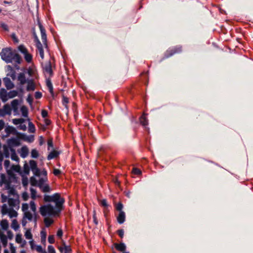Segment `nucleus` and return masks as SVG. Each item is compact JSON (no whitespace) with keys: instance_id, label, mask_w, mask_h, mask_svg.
Instances as JSON below:
<instances>
[{"instance_id":"obj_1","label":"nucleus","mask_w":253,"mask_h":253,"mask_svg":"<svg viewBox=\"0 0 253 253\" xmlns=\"http://www.w3.org/2000/svg\"><path fill=\"white\" fill-rule=\"evenodd\" d=\"M0 55L2 60L6 63L14 61L17 64H20L22 60L20 56L10 47L3 48L0 52Z\"/></svg>"},{"instance_id":"obj_2","label":"nucleus","mask_w":253,"mask_h":253,"mask_svg":"<svg viewBox=\"0 0 253 253\" xmlns=\"http://www.w3.org/2000/svg\"><path fill=\"white\" fill-rule=\"evenodd\" d=\"M17 80L19 82V87L18 89L21 93H23L24 92L23 85L26 83L27 84L26 87L27 91H34L36 88L34 80L33 79H26L25 75L24 73H20L18 74Z\"/></svg>"},{"instance_id":"obj_3","label":"nucleus","mask_w":253,"mask_h":253,"mask_svg":"<svg viewBox=\"0 0 253 253\" xmlns=\"http://www.w3.org/2000/svg\"><path fill=\"white\" fill-rule=\"evenodd\" d=\"M182 46H181L180 45H178L172 47L171 48H169L165 52L164 56L161 59V61H162L163 60L168 58L175 54L179 53L182 52Z\"/></svg>"},{"instance_id":"obj_4","label":"nucleus","mask_w":253,"mask_h":253,"mask_svg":"<svg viewBox=\"0 0 253 253\" xmlns=\"http://www.w3.org/2000/svg\"><path fill=\"white\" fill-rule=\"evenodd\" d=\"M45 206L49 216L55 215L58 214L61 211L60 208L58 207H55V205L53 206L51 204H47Z\"/></svg>"},{"instance_id":"obj_5","label":"nucleus","mask_w":253,"mask_h":253,"mask_svg":"<svg viewBox=\"0 0 253 253\" xmlns=\"http://www.w3.org/2000/svg\"><path fill=\"white\" fill-rule=\"evenodd\" d=\"M52 202L54 203L55 207H58L60 208L63 204V199H60L59 195L58 193H55L51 196Z\"/></svg>"},{"instance_id":"obj_6","label":"nucleus","mask_w":253,"mask_h":253,"mask_svg":"<svg viewBox=\"0 0 253 253\" xmlns=\"http://www.w3.org/2000/svg\"><path fill=\"white\" fill-rule=\"evenodd\" d=\"M42 66L45 73L49 74V76H51L53 75L51 64L50 61L42 64Z\"/></svg>"},{"instance_id":"obj_7","label":"nucleus","mask_w":253,"mask_h":253,"mask_svg":"<svg viewBox=\"0 0 253 253\" xmlns=\"http://www.w3.org/2000/svg\"><path fill=\"white\" fill-rule=\"evenodd\" d=\"M114 248L118 251L122 253L126 252V246L124 242H122L120 243H114L112 247V249L113 250Z\"/></svg>"},{"instance_id":"obj_8","label":"nucleus","mask_w":253,"mask_h":253,"mask_svg":"<svg viewBox=\"0 0 253 253\" xmlns=\"http://www.w3.org/2000/svg\"><path fill=\"white\" fill-rule=\"evenodd\" d=\"M30 168L31 169L32 171L34 172V173L37 176L40 175V170L37 168V163L33 160H31L30 161Z\"/></svg>"},{"instance_id":"obj_9","label":"nucleus","mask_w":253,"mask_h":253,"mask_svg":"<svg viewBox=\"0 0 253 253\" xmlns=\"http://www.w3.org/2000/svg\"><path fill=\"white\" fill-rule=\"evenodd\" d=\"M38 26L41 31L42 40L44 44H46L47 42L46 31L39 21H38Z\"/></svg>"},{"instance_id":"obj_10","label":"nucleus","mask_w":253,"mask_h":253,"mask_svg":"<svg viewBox=\"0 0 253 253\" xmlns=\"http://www.w3.org/2000/svg\"><path fill=\"white\" fill-rule=\"evenodd\" d=\"M8 145L12 147L13 146H18L20 144V142L18 138H11L7 140Z\"/></svg>"},{"instance_id":"obj_11","label":"nucleus","mask_w":253,"mask_h":253,"mask_svg":"<svg viewBox=\"0 0 253 253\" xmlns=\"http://www.w3.org/2000/svg\"><path fill=\"white\" fill-rule=\"evenodd\" d=\"M0 240L2 243V246L4 248H6L7 246V238L5 235H4L3 231L0 229Z\"/></svg>"},{"instance_id":"obj_12","label":"nucleus","mask_w":253,"mask_h":253,"mask_svg":"<svg viewBox=\"0 0 253 253\" xmlns=\"http://www.w3.org/2000/svg\"><path fill=\"white\" fill-rule=\"evenodd\" d=\"M117 220L119 224H123L126 220V214L124 211L119 212L118 215L117 216Z\"/></svg>"},{"instance_id":"obj_13","label":"nucleus","mask_w":253,"mask_h":253,"mask_svg":"<svg viewBox=\"0 0 253 253\" xmlns=\"http://www.w3.org/2000/svg\"><path fill=\"white\" fill-rule=\"evenodd\" d=\"M5 131L7 135H8L10 134H13L14 135H17L18 131L16 129L12 126H8L5 128Z\"/></svg>"},{"instance_id":"obj_14","label":"nucleus","mask_w":253,"mask_h":253,"mask_svg":"<svg viewBox=\"0 0 253 253\" xmlns=\"http://www.w3.org/2000/svg\"><path fill=\"white\" fill-rule=\"evenodd\" d=\"M4 84L7 89H10L14 87V84L8 78L5 77L3 79Z\"/></svg>"},{"instance_id":"obj_15","label":"nucleus","mask_w":253,"mask_h":253,"mask_svg":"<svg viewBox=\"0 0 253 253\" xmlns=\"http://www.w3.org/2000/svg\"><path fill=\"white\" fill-rule=\"evenodd\" d=\"M7 173L8 175V178L7 179V181L9 182L10 184L12 182H16L17 181V177L12 171L7 170Z\"/></svg>"},{"instance_id":"obj_16","label":"nucleus","mask_w":253,"mask_h":253,"mask_svg":"<svg viewBox=\"0 0 253 253\" xmlns=\"http://www.w3.org/2000/svg\"><path fill=\"white\" fill-rule=\"evenodd\" d=\"M20 156L22 158H25L28 156L29 153V149L26 146L22 147L20 150L18 151Z\"/></svg>"},{"instance_id":"obj_17","label":"nucleus","mask_w":253,"mask_h":253,"mask_svg":"<svg viewBox=\"0 0 253 253\" xmlns=\"http://www.w3.org/2000/svg\"><path fill=\"white\" fill-rule=\"evenodd\" d=\"M11 107L13 110L15 114H17L18 113V105H19V101L17 99H14L12 101L11 103Z\"/></svg>"},{"instance_id":"obj_18","label":"nucleus","mask_w":253,"mask_h":253,"mask_svg":"<svg viewBox=\"0 0 253 253\" xmlns=\"http://www.w3.org/2000/svg\"><path fill=\"white\" fill-rule=\"evenodd\" d=\"M12 148V147H9L8 145L7 146L6 145H4L3 146V154L6 158H9L10 149Z\"/></svg>"},{"instance_id":"obj_19","label":"nucleus","mask_w":253,"mask_h":253,"mask_svg":"<svg viewBox=\"0 0 253 253\" xmlns=\"http://www.w3.org/2000/svg\"><path fill=\"white\" fill-rule=\"evenodd\" d=\"M47 158H55L57 157L59 154V152L56 150L50 149Z\"/></svg>"},{"instance_id":"obj_20","label":"nucleus","mask_w":253,"mask_h":253,"mask_svg":"<svg viewBox=\"0 0 253 253\" xmlns=\"http://www.w3.org/2000/svg\"><path fill=\"white\" fill-rule=\"evenodd\" d=\"M0 96L2 101L3 102H5L7 100V92L4 88H1L0 89Z\"/></svg>"},{"instance_id":"obj_21","label":"nucleus","mask_w":253,"mask_h":253,"mask_svg":"<svg viewBox=\"0 0 253 253\" xmlns=\"http://www.w3.org/2000/svg\"><path fill=\"white\" fill-rule=\"evenodd\" d=\"M18 139H23L25 141H28L29 142H31L33 141V139L31 140L29 137L25 134L22 133L21 132L18 133V134L17 135Z\"/></svg>"},{"instance_id":"obj_22","label":"nucleus","mask_w":253,"mask_h":253,"mask_svg":"<svg viewBox=\"0 0 253 253\" xmlns=\"http://www.w3.org/2000/svg\"><path fill=\"white\" fill-rule=\"evenodd\" d=\"M0 226L2 230H7L9 226L7 220L2 219L0 222Z\"/></svg>"},{"instance_id":"obj_23","label":"nucleus","mask_w":253,"mask_h":253,"mask_svg":"<svg viewBox=\"0 0 253 253\" xmlns=\"http://www.w3.org/2000/svg\"><path fill=\"white\" fill-rule=\"evenodd\" d=\"M5 188L8 190V193L9 194L13 195H15V190L13 186H12L11 184L9 183V182L7 183L6 185H5Z\"/></svg>"},{"instance_id":"obj_24","label":"nucleus","mask_w":253,"mask_h":253,"mask_svg":"<svg viewBox=\"0 0 253 253\" xmlns=\"http://www.w3.org/2000/svg\"><path fill=\"white\" fill-rule=\"evenodd\" d=\"M46 84L47 87L48 88L50 93L52 94L53 93V88L52 83L49 79H46Z\"/></svg>"},{"instance_id":"obj_25","label":"nucleus","mask_w":253,"mask_h":253,"mask_svg":"<svg viewBox=\"0 0 253 253\" xmlns=\"http://www.w3.org/2000/svg\"><path fill=\"white\" fill-rule=\"evenodd\" d=\"M40 211L42 215L43 216L48 215V214L47 213L46 207L45 205L41 207Z\"/></svg>"},{"instance_id":"obj_26","label":"nucleus","mask_w":253,"mask_h":253,"mask_svg":"<svg viewBox=\"0 0 253 253\" xmlns=\"http://www.w3.org/2000/svg\"><path fill=\"white\" fill-rule=\"evenodd\" d=\"M3 110L6 115H10L11 114V108L8 104H5L3 106Z\"/></svg>"},{"instance_id":"obj_27","label":"nucleus","mask_w":253,"mask_h":253,"mask_svg":"<svg viewBox=\"0 0 253 253\" xmlns=\"http://www.w3.org/2000/svg\"><path fill=\"white\" fill-rule=\"evenodd\" d=\"M140 124L143 126H146L148 124V121L144 115L140 118Z\"/></svg>"},{"instance_id":"obj_28","label":"nucleus","mask_w":253,"mask_h":253,"mask_svg":"<svg viewBox=\"0 0 253 253\" xmlns=\"http://www.w3.org/2000/svg\"><path fill=\"white\" fill-rule=\"evenodd\" d=\"M11 226L15 231H17L19 229V225L16 219L12 220Z\"/></svg>"},{"instance_id":"obj_29","label":"nucleus","mask_w":253,"mask_h":253,"mask_svg":"<svg viewBox=\"0 0 253 253\" xmlns=\"http://www.w3.org/2000/svg\"><path fill=\"white\" fill-rule=\"evenodd\" d=\"M115 207L116 210L118 211L119 212L124 211H123V209L124 208V205L121 202H120L118 204H116L115 205Z\"/></svg>"},{"instance_id":"obj_30","label":"nucleus","mask_w":253,"mask_h":253,"mask_svg":"<svg viewBox=\"0 0 253 253\" xmlns=\"http://www.w3.org/2000/svg\"><path fill=\"white\" fill-rule=\"evenodd\" d=\"M21 111L22 114V116L24 117H27L28 115V110L27 107L25 106H22L21 108Z\"/></svg>"},{"instance_id":"obj_31","label":"nucleus","mask_w":253,"mask_h":253,"mask_svg":"<svg viewBox=\"0 0 253 253\" xmlns=\"http://www.w3.org/2000/svg\"><path fill=\"white\" fill-rule=\"evenodd\" d=\"M1 180H0V186H1L3 183H4L5 185H6L7 183L9 182L7 181V179L6 178L5 175L4 174L1 173L0 174Z\"/></svg>"},{"instance_id":"obj_32","label":"nucleus","mask_w":253,"mask_h":253,"mask_svg":"<svg viewBox=\"0 0 253 253\" xmlns=\"http://www.w3.org/2000/svg\"><path fill=\"white\" fill-rule=\"evenodd\" d=\"M33 215L30 211H25L24 213L23 217L29 221H32L33 220Z\"/></svg>"},{"instance_id":"obj_33","label":"nucleus","mask_w":253,"mask_h":253,"mask_svg":"<svg viewBox=\"0 0 253 253\" xmlns=\"http://www.w3.org/2000/svg\"><path fill=\"white\" fill-rule=\"evenodd\" d=\"M131 173L133 175H140L142 174L141 170L138 168L134 167L132 168Z\"/></svg>"},{"instance_id":"obj_34","label":"nucleus","mask_w":253,"mask_h":253,"mask_svg":"<svg viewBox=\"0 0 253 253\" xmlns=\"http://www.w3.org/2000/svg\"><path fill=\"white\" fill-rule=\"evenodd\" d=\"M41 242L42 244H44L46 242V233L44 230L41 231Z\"/></svg>"},{"instance_id":"obj_35","label":"nucleus","mask_w":253,"mask_h":253,"mask_svg":"<svg viewBox=\"0 0 253 253\" xmlns=\"http://www.w3.org/2000/svg\"><path fill=\"white\" fill-rule=\"evenodd\" d=\"M72 249L69 245H66L64 242V253H72Z\"/></svg>"},{"instance_id":"obj_36","label":"nucleus","mask_w":253,"mask_h":253,"mask_svg":"<svg viewBox=\"0 0 253 253\" xmlns=\"http://www.w3.org/2000/svg\"><path fill=\"white\" fill-rule=\"evenodd\" d=\"M8 203L11 207H15L16 206V200L13 198H9L8 199Z\"/></svg>"},{"instance_id":"obj_37","label":"nucleus","mask_w":253,"mask_h":253,"mask_svg":"<svg viewBox=\"0 0 253 253\" xmlns=\"http://www.w3.org/2000/svg\"><path fill=\"white\" fill-rule=\"evenodd\" d=\"M10 210L8 209L7 206L6 204H3L1 207V213L3 215L6 214L7 212H9Z\"/></svg>"},{"instance_id":"obj_38","label":"nucleus","mask_w":253,"mask_h":253,"mask_svg":"<svg viewBox=\"0 0 253 253\" xmlns=\"http://www.w3.org/2000/svg\"><path fill=\"white\" fill-rule=\"evenodd\" d=\"M17 212L12 208L10 209L8 212V215L10 218L16 217L17 216Z\"/></svg>"},{"instance_id":"obj_39","label":"nucleus","mask_w":253,"mask_h":253,"mask_svg":"<svg viewBox=\"0 0 253 253\" xmlns=\"http://www.w3.org/2000/svg\"><path fill=\"white\" fill-rule=\"evenodd\" d=\"M25 121L24 119L20 118V119H13L12 122L14 125H17L19 124H22Z\"/></svg>"},{"instance_id":"obj_40","label":"nucleus","mask_w":253,"mask_h":253,"mask_svg":"<svg viewBox=\"0 0 253 253\" xmlns=\"http://www.w3.org/2000/svg\"><path fill=\"white\" fill-rule=\"evenodd\" d=\"M25 236L27 239H32L33 238L32 234L31 232V229H28L26 230L25 233Z\"/></svg>"},{"instance_id":"obj_41","label":"nucleus","mask_w":253,"mask_h":253,"mask_svg":"<svg viewBox=\"0 0 253 253\" xmlns=\"http://www.w3.org/2000/svg\"><path fill=\"white\" fill-rule=\"evenodd\" d=\"M100 205L101 207L105 208H108L110 206L107 203V201L106 199H102L100 203Z\"/></svg>"},{"instance_id":"obj_42","label":"nucleus","mask_w":253,"mask_h":253,"mask_svg":"<svg viewBox=\"0 0 253 253\" xmlns=\"http://www.w3.org/2000/svg\"><path fill=\"white\" fill-rule=\"evenodd\" d=\"M53 220L49 218H45L44 219V222L46 227H49L51 225V224L53 223Z\"/></svg>"},{"instance_id":"obj_43","label":"nucleus","mask_w":253,"mask_h":253,"mask_svg":"<svg viewBox=\"0 0 253 253\" xmlns=\"http://www.w3.org/2000/svg\"><path fill=\"white\" fill-rule=\"evenodd\" d=\"M36 129L34 125L32 122L29 123V131L31 133L35 132Z\"/></svg>"},{"instance_id":"obj_44","label":"nucleus","mask_w":253,"mask_h":253,"mask_svg":"<svg viewBox=\"0 0 253 253\" xmlns=\"http://www.w3.org/2000/svg\"><path fill=\"white\" fill-rule=\"evenodd\" d=\"M24 55V58L27 62H30L32 60V56L27 52Z\"/></svg>"},{"instance_id":"obj_45","label":"nucleus","mask_w":253,"mask_h":253,"mask_svg":"<svg viewBox=\"0 0 253 253\" xmlns=\"http://www.w3.org/2000/svg\"><path fill=\"white\" fill-rule=\"evenodd\" d=\"M18 94V92L15 90H12L9 92L8 94V96L9 98H12L15 96H16Z\"/></svg>"},{"instance_id":"obj_46","label":"nucleus","mask_w":253,"mask_h":253,"mask_svg":"<svg viewBox=\"0 0 253 253\" xmlns=\"http://www.w3.org/2000/svg\"><path fill=\"white\" fill-rule=\"evenodd\" d=\"M18 50L24 54L28 52L27 48L23 45H19L18 46Z\"/></svg>"},{"instance_id":"obj_47","label":"nucleus","mask_w":253,"mask_h":253,"mask_svg":"<svg viewBox=\"0 0 253 253\" xmlns=\"http://www.w3.org/2000/svg\"><path fill=\"white\" fill-rule=\"evenodd\" d=\"M39 157V152L36 149H33L31 151V157L37 158Z\"/></svg>"},{"instance_id":"obj_48","label":"nucleus","mask_w":253,"mask_h":253,"mask_svg":"<svg viewBox=\"0 0 253 253\" xmlns=\"http://www.w3.org/2000/svg\"><path fill=\"white\" fill-rule=\"evenodd\" d=\"M38 180L34 176L30 178V183L31 185L36 186L38 185Z\"/></svg>"},{"instance_id":"obj_49","label":"nucleus","mask_w":253,"mask_h":253,"mask_svg":"<svg viewBox=\"0 0 253 253\" xmlns=\"http://www.w3.org/2000/svg\"><path fill=\"white\" fill-rule=\"evenodd\" d=\"M30 168L29 165L27 163H25L24 166V169H23L24 173L26 174H28L30 172Z\"/></svg>"},{"instance_id":"obj_50","label":"nucleus","mask_w":253,"mask_h":253,"mask_svg":"<svg viewBox=\"0 0 253 253\" xmlns=\"http://www.w3.org/2000/svg\"><path fill=\"white\" fill-rule=\"evenodd\" d=\"M30 208L32 211H33L34 213L37 212H36V206L35 203V202L33 201H31L30 203Z\"/></svg>"},{"instance_id":"obj_51","label":"nucleus","mask_w":253,"mask_h":253,"mask_svg":"<svg viewBox=\"0 0 253 253\" xmlns=\"http://www.w3.org/2000/svg\"><path fill=\"white\" fill-rule=\"evenodd\" d=\"M47 145H48V150L50 151V149H53V142L52 139H49L47 141Z\"/></svg>"},{"instance_id":"obj_52","label":"nucleus","mask_w":253,"mask_h":253,"mask_svg":"<svg viewBox=\"0 0 253 253\" xmlns=\"http://www.w3.org/2000/svg\"><path fill=\"white\" fill-rule=\"evenodd\" d=\"M15 241L17 243H21L23 241L22 238V235L21 234H18L16 236Z\"/></svg>"},{"instance_id":"obj_53","label":"nucleus","mask_w":253,"mask_h":253,"mask_svg":"<svg viewBox=\"0 0 253 253\" xmlns=\"http://www.w3.org/2000/svg\"><path fill=\"white\" fill-rule=\"evenodd\" d=\"M11 158H19L16 155L15 149L12 148L10 149Z\"/></svg>"},{"instance_id":"obj_54","label":"nucleus","mask_w":253,"mask_h":253,"mask_svg":"<svg viewBox=\"0 0 253 253\" xmlns=\"http://www.w3.org/2000/svg\"><path fill=\"white\" fill-rule=\"evenodd\" d=\"M30 190L31 194V198L33 199H35L36 198V195L37 193L36 190L33 188H30Z\"/></svg>"},{"instance_id":"obj_55","label":"nucleus","mask_w":253,"mask_h":253,"mask_svg":"<svg viewBox=\"0 0 253 253\" xmlns=\"http://www.w3.org/2000/svg\"><path fill=\"white\" fill-rule=\"evenodd\" d=\"M45 182V180L43 178H41L38 182V185L40 188H42L44 183Z\"/></svg>"},{"instance_id":"obj_56","label":"nucleus","mask_w":253,"mask_h":253,"mask_svg":"<svg viewBox=\"0 0 253 253\" xmlns=\"http://www.w3.org/2000/svg\"><path fill=\"white\" fill-rule=\"evenodd\" d=\"M116 232L120 238H123L124 237V229H119Z\"/></svg>"},{"instance_id":"obj_57","label":"nucleus","mask_w":253,"mask_h":253,"mask_svg":"<svg viewBox=\"0 0 253 253\" xmlns=\"http://www.w3.org/2000/svg\"><path fill=\"white\" fill-rule=\"evenodd\" d=\"M39 217V216L37 212L34 213L33 215V220L35 223V225L37 224V220L38 219Z\"/></svg>"},{"instance_id":"obj_58","label":"nucleus","mask_w":253,"mask_h":253,"mask_svg":"<svg viewBox=\"0 0 253 253\" xmlns=\"http://www.w3.org/2000/svg\"><path fill=\"white\" fill-rule=\"evenodd\" d=\"M7 236H6L7 239L12 240L13 238V234L11 230H8L7 231Z\"/></svg>"},{"instance_id":"obj_59","label":"nucleus","mask_w":253,"mask_h":253,"mask_svg":"<svg viewBox=\"0 0 253 253\" xmlns=\"http://www.w3.org/2000/svg\"><path fill=\"white\" fill-rule=\"evenodd\" d=\"M42 188L43 192H49L50 191V187L48 185L42 186Z\"/></svg>"},{"instance_id":"obj_60","label":"nucleus","mask_w":253,"mask_h":253,"mask_svg":"<svg viewBox=\"0 0 253 253\" xmlns=\"http://www.w3.org/2000/svg\"><path fill=\"white\" fill-rule=\"evenodd\" d=\"M51 196L44 195V201L46 202H52Z\"/></svg>"},{"instance_id":"obj_61","label":"nucleus","mask_w":253,"mask_h":253,"mask_svg":"<svg viewBox=\"0 0 253 253\" xmlns=\"http://www.w3.org/2000/svg\"><path fill=\"white\" fill-rule=\"evenodd\" d=\"M10 165V161L8 160H6L4 162V166L5 167V169H6V171L9 170L8 169V168H9Z\"/></svg>"},{"instance_id":"obj_62","label":"nucleus","mask_w":253,"mask_h":253,"mask_svg":"<svg viewBox=\"0 0 253 253\" xmlns=\"http://www.w3.org/2000/svg\"><path fill=\"white\" fill-rule=\"evenodd\" d=\"M47 249L49 253H55V249L52 246L49 245Z\"/></svg>"},{"instance_id":"obj_63","label":"nucleus","mask_w":253,"mask_h":253,"mask_svg":"<svg viewBox=\"0 0 253 253\" xmlns=\"http://www.w3.org/2000/svg\"><path fill=\"white\" fill-rule=\"evenodd\" d=\"M28 208H29V206L27 203H24L22 204V210L23 211H24V212L25 211H27L28 210Z\"/></svg>"},{"instance_id":"obj_64","label":"nucleus","mask_w":253,"mask_h":253,"mask_svg":"<svg viewBox=\"0 0 253 253\" xmlns=\"http://www.w3.org/2000/svg\"><path fill=\"white\" fill-rule=\"evenodd\" d=\"M48 241L50 244H53L54 242V237L53 235H49L48 238Z\"/></svg>"}]
</instances>
